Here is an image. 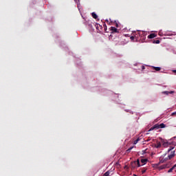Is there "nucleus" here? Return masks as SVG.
Wrapping results in <instances>:
<instances>
[{"mask_svg":"<svg viewBox=\"0 0 176 176\" xmlns=\"http://www.w3.org/2000/svg\"><path fill=\"white\" fill-rule=\"evenodd\" d=\"M138 141H140V138H138L136 140L133 142L134 145L137 144L138 143Z\"/></svg>","mask_w":176,"mask_h":176,"instance_id":"obj_19","label":"nucleus"},{"mask_svg":"<svg viewBox=\"0 0 176 176\" xmlns=\"http://www.w3.org/2000/svg\"><path fill=\"white\" fill-rule=\"evenodd\" d=\"M132 168H135V166L138 164V167H141V164H140V160H137V162L134 161L131 162Z\"/></svg>","mask_w":176,"mask_h":176,"instance_id":"obj_4","label":"nucleus"},{"mask_svg":"<svg viewBox=\"0 0 176 176\" xmlns=\"http://www.w3.org/2000/svg\"><path fill=\"white\" fill-rule=\"evenodd\" d=\"M141 163H142L143 164H146V163H148V159H142Z\"/></svg>","mask_w":176,"mask_h":176,"instance_id":"obj_12","label":"nucleus"},{"mask_svg":"<svg viewBox=\"0 0 176 176\" xmlns=\"http://www.w3.org/2000/svg\"><path fill=\"white\" fill-rule=\"evenodd\" d=\"M103 27H104V32H107L108 28H107V25L105 23H104Z\"/></svg>","mask_w":176,"mask_h":176,"instance_id":"obj_17","label":"nucleus"},{"mask_svg":"<svg viewBox=\"0 0 176 176\" xmlns=\"http://www.w3.org/2000/svg\"><path fill=\"white\" fill-rule=\"evenodd\" d=\"M174 72H176V70H175Z\"/></svg>","mask_w":176,"mask_h":176,"instance_id":"obj_27","label":"nucleus"},{"mask_svg":"<svg viewBox=\"0 0 176 176\" xmlns=\"http://www.w3.org/2000/svg\"><path fill=\"white\" fill-rule=\"evenodd\" d=\"M173 93H174V91H165L162 92V94H166V96H168V94H173Z\"/></svg>","mask_w":176,"mask_h":176,"instance_id":"obj_9","label":"nucleus"},{"mask_svg":"<svg viewBox=\"0 0 176 176\" xmlns=\"http://www.w3.org/2000/svg\"><path fill=\"white\" fill-rule=\"evenodd\" d=\"M175 173H176V169H175Z\"/></svg>","mask_w":176,"mask_h":176,"instance_id":"obj_28","label":"nucleus"},{"mask_svg":"<svg viewBox=\"0 0 176 176\" xmlns=\"http://www.w3.org/2000/svg\"><path fill=\"white\" fill-rule=\"evenodd\" d=\"M164 127H166V124L162 123L160 124H155L153 126V127H151L150 129V131H152V130H155V129H164Z\"/></svg>","mask_w":176,"mask_h":176,"instance_id":"obj_1","label":"nucleus"},{"mask_svg":"<svg viewBox=\"0 0 176 176\" xmlns=\"http://www.w3.org/2000/svg\"><path fill=\"white\" fill-rule=\"evenodd\" d=\"M106 21H108V20H106Z\"/></svg>","mask_w":176,"mask_h":176,"instance_id":"obj_29","label":"nucleus"},{"mask_svg":"<svg viewBox=\"0 0 176 176\" xmlns=\"http://www.w3.org/2000/svg\"><path fill=\"white\" fill-rule=\"evenodd\" d=\"M176 164H175L172 168H170L168 170V173H173V170H175Z\"/></svg>","mask_w":176,"mask_h":176,"instance_id":"obj_13","label":"nucleus"},{"mask_svg":"<svg viewBox=\"0 0 176 176\" xmlns=\"http://www.w3.org/2000/svg\"><path fill=\"white\" fill-rule=\"evenodd\" d=\"M161 142H162L164 148H168V146H170V145H171V143L168 142L167 140H164L163 139L161 140Z\"/></svg>","mask_w":176,"mask_h":176,"instance_id":"obj_3","label":"nucleus"},{"mask_svg":"<svg viewBox=\"0 0 176 176\" xmlns=\"http://www.w3.org/2000/svg\"><path fill=\"white\" fill-rule=\"evenodd\" d=\"M142 69H145V66H142Z\"/></svg>","mask_w":176,"mask_h":176,"instance_id":"obj_26","label":"nucleus"},{"mask_svg":"<svg viewBox=\"0 0 176 176\" xmlns=\"http://www.w3.org/2000/svg\"><path fill=\"white\" fill-rule=\"evenodd\" d=\"M171 167V162H168L167 164H163L158 167L159 170H164V168H170Z\"/></svg>","mask_w":176,"mask_h":176,"instance_id":"obj_2","label":"nucleus"},{"mask_svg":"<svg viewBox=\"0 0 176 176\" xmlns=\"http://www.w3.org/2000/svg\"><path fill=\"white\" fill-rule=\"evenodd\" d=\"M103 176H109V171H107Z\"/></svg>","mask_w":176,"mask_h":176,"instance_id":"obj_21","label":"nucleus"},{"mask_svg":"<svg viewBox=\"0 0 176 176\" xmlns=\"http://www.w3.org/2000/svg\"><path fill=\"white\" fill-rule=\"evenodd\" d=\"M111 34H113L114 32H119V31H118V29L115 27H111Z\"/></svg>","mask_w":176,"mask_h":176,"instance_id":"obj_8","label":"nucleus"},{"mask_svg":"<svg viewBox=\"0 0 176 176\" xmlns=\"http://www.w3.org/2000/svg\"><path fill=\"white\" fill-rule=\"evenodd\" d=\"M115 25H116V27H119V24H118V22H116V21H115Z\"/></svg>","mask_w":176,"mask_h":176,"instance_id":"obj_23","label":"nucleus"},{"mask_svg":"<svg viewBox=\"0 0 176 176\" xmlns=\"http://www.w3.org/2000/svg\"><path fill=\"white\" fill-rule=\"evenodd\" d=\"M175 170H176V166H175Z\"/></svg>","mask_w":176,"mask_h":176,"instance_id":"obj_30","label":"nucleus"},{"mask_svg":"<svg viewBox=\"0 0 176 176\" xmlns=\"http://www.w3.org/2000/svg\"><path fill=\"white\" fill-rule=\"evenodd\" d=\"M153 38H156V34L152 33L148 36V39H153Z\"/></svg>","mask_w":176,"mask_h":176,"instance_id":"obj_7","label":"nucleus"},{"mask_svg":"<svg viewBox=\"0 0 176 176\" xmlns=\"http://www.w3.org/2000/svg\"><path fill=\"white\" fill-rule=\"evenodd\" d=\"M133 148H134V146H131L129 148H128L126 152V153H130V152H131V149H133Z\"/></svg>","mask_w":176,"mask_h":176,"instance_id":"obj_15","label":"nucleus"},{"mask_svg":"<svg viewBox=\"0 0 176 176\" xmlns=\"http://www.w3.org/2000/svg\"><path fill=\"white\" fill-rule=\"evenodd\" d=\"M166 160H168V158L160 160V163L157 164V166H159L160 164V163H164Z\"/></svg>","mask_w":176,"mask_h":176,"instance_id":"obj_10","label":"nucleus"},{"mask_svg":"<svg viewBox=\"0 0 176 176\" xmlns=\"http://www.w3.org/2000/svg\"><path fill=\"white\" fill-rule=\"evenodd\" d=\"M99 27H100V28H102V26H101L100 24H96V30H98Z\"/></svg>","mask_w":176,"mask_h":176,"instance_id":"obj_20","label":"nucleus"},{"mask_svg":"<svg viewBox=\"0 0 176 176\" xmlns=\"http://www.w3.org/2000/svg\"><path fill=\"white\" fill-rule=\"evenodd\" d=\"M91 16H92L93 19H98V16H97V14H96L95 12H92Z\"/></svg>","mask_w":176,"mask_h":176,"instance_id":"obj_14","label":"nucleus"},{"mask_svg":"<svg viewBox=\"0 0 176 176\" xmlns=\"http://www.w3.org/2000/svg\"><path fill=\"white\" fill-rule=\"evenodd\" d=\"M175 115H176V111H175V112L172 113V116H175Z\"/></svg>","mask_w":176,"mask_h":176,"instance_id":"obj_24","label":"nucleus"},{"mask_svg":"<svg viewBox=\"0 0 176 176\" xmlns=\"http://www.w3.org/2000/svg\"><path fill=\"white\" fill-rule=\"evenodd\" d=\"M173 148L174 147H170L169 149H168V152H171V151H173Z\"/></svg>","mask_w":176,"mask_h":176,"instance_id":"obj_22","label":"nucleus"},{"mask_svg":"<svg viewBox=\"0 0 176 176\" xmlns=\"http://www.w3.org/2000/svg\"><path fill=\"white\" fill-rule=\"evenodd\" d=\"M155 148H162V143L157 142V144L155 145Z\"/></svg>","mask_w":176,"mask_h":176,"instance_id":"obj_11","label":"nucleus"},{"mask_svg":"<svg viewBox=\"0 0 176 176\" xmlns=\"http://www.w3.org/2000/svg\"><path fill=\"white\" fill-rule=\"evenodd\" d=\"M146 171V170H143L142 171V174H144Z\"/></svg>","mask_w":176,"mask_h":176,"instance_id":"obj_25","label":"nucleus"},{"mask_svg":"<svg viewBox=\"0 0 176 176\" xmlns=\"http://www.w3.org/2000/svg\"><path fill=\"white\" fill-rule=\"evenodd\" d=\"M174 156H175V151L170 152V154L168 156V159L170 160L173 159V157H174Z\"/></svg>","mask_w":176,"mask_h":176,"instance_id":"obj_6","label":"nucleus"},{"mask_svg":"<svg viewBox=\"0 0 176 176\" xmlns=\"http://www.w3.org/2000/svg\"><path fill=\"white\" fill-rule=\"evenodd\" d=\"M153 68L154 69H155V71H160V69H162V68L159 67H153Z\"/></svg>","mask_w":176,"mask_h":176,"instance_id":"obj_16","label":"nucleus"},{"mask_svg":"<svg viewBox=\"0 0 176 176\" xmlns=\"http://www.w3.org/2000/svg\"><path fill=\"white\" fill-rule=\"evenodd\" d=\"M153 43L159 44V43H160V40H154Z\"/></svg>","mask_w":176,"mask_h":176,"instance_id":"obj_18","label":"nucleus"},{"mask_svg":"<svg viewBox=\"0 0 176 176\" xmlns=\"http://www.w3.org/2000/svg\"><path fill=\"white\" fill-rule=\"evenodd\" d=\"M138 35L140 36L141 39H145V36H146V32L144 31H139Z\"/></svg>","mask_w":176,"mask_h":176,"instance_id":"obj_5","label":"nucleus"}]
</instances>
